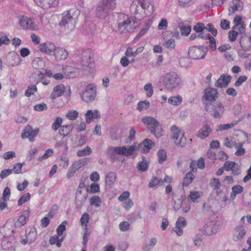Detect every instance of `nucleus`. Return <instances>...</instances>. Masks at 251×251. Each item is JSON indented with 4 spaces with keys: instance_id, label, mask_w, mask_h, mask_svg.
Returning <instances> with one entry per match:
<instances>
[{
    "instance_id": "nucleus-47",
    "label": "nucleus",
    "mask_w": 251,
    "mask_h": 251,
    "mask_svg": "<svg viewBox=\"0 0 251 251\" xmlns=\"http://www.w3.org/2000/svg\"><path fill=\"white\" fill-rule=\"evenodd\" d=\"M158 162L162 164L167 159L166 152L164 150H160L157 152Z\"/></svg>"
},
{
    "instance_id": "nucleus-33",
    "label": "nucleus",
    "mask_w": 251,
    "mask_h": 251,
    "mask_svg": "<svg viewBox=\"0 0 251 251\" xmlns=\"http://www.w3.org/2000/svg\"><path fill=\"white\" fill-rule=\"evenodd\" d=\"M237 124V122H233L230 124L219 125L217 126L216 131H219L231 128L236 125Z\"/></svg>"
},
{
    "instance_id": "nucleus-59",
    "label": "nucleus",
    "mask_w": 251,
    "mask_h": 251,
    "mask_svg": "<svg viewBox=\"0 0 251 251\" xmlns=\"http://www.w3.org/2000/svg\"><path fill=\"white\" fill-rule=\"evenodd\" d=\"M207 38L209 42V47L212 50H215L216 49V40L212 37L207 34Z\"/></svg>"
},
{
    "instance_id": "nucleus-38",
    "label": "nucleus",
    "mask_w": 251,
    "mask_h": 251,
    "mask_svg": "<svg viewBox=\"0 0 251 251\" xmlns=\"http://www.w3.org/2000/svg\"><path fill=\"white\" fill-rule=\"evenodd\" d=\"M150 105V103L148 100L140 101L137 103V109L139 111L147 109Z\"/></svg>"
},
{
    "instance_id": "nucleus-16",
    "label": "nucleus",
    "mask_w": 251,
    "mask_h": 251,
    "mask_svg": "<svg viewBox=\"0 0 251 251\" xmlns=\"http://www.w3.org/2000/svg\"><path fill=\"white\" fill-rule=\"evenodd\" d=\"M39 131V128L32 130L31 126H27L24 129L22 134V138L23 139L28 138L29 140L32 142L34 140V137L38 134Z\"/></svg>"
},
{
    "instance_id": "nucleus-32",
    "label": "nucleus",
    "mask_w": 251,
    "mask_h": 251,
    "mask_svg": "<svg viewBox=\"0 0 251 251\" xmlns=\"http://www.w3.org/2000/svg\"><path fill=\"white\" fill-rule=\"evenodd\" d=\"M90 217L87 213H84L82 214L80 222L82 226L83 227L84 230L88 229L87 225L89 222Z\"/></svg>"
},
{
    "instance_id": "nucleus-39",
    "label": "nucleus",
    "mask_w": 251,
    "mask_h": 251,
    "mask_svg": "<svg viewBox=\"0 0 251 251\" xmlns=\"http://www.w3.org/2000/svg\"><path fill=\"white\" fill-rule=\"evenodd\" d=\"M32 66L36 69H41L44 66V62L42 58H36L32 62Z\"/></svg>"
},
{
    "instance_id": "nucleus-40",
    "label": "nucleus",
    "mask_w": 251,
    "mask_h": 251,
    "mask_svg": "<svg viewBox=\"0 0 251 251\" xmlns=\"http://www.w3.org/2000/svg\"><path fill=\"white\" fill-rule=\"evenodd\" d=\"M149 165L147 161L145 159V157L142 158V161L138 163L137 168L139 171L145 172L148 169Z\"/></svg>"
},
{
    "instance_id": "nucleus-60",
    "label": "nucleus",
    "mask_w": 251,
    "mask_h": 251,
    "mask_svg": "<svg viewBox=\"0 0 251 251\" xmlns=\"http://www.w3.org/2000/svg\"><path fill=\"white\" fill-rule=\"evenodd\" d=\"M237 31L232 28V30L228 32V39L230 42H234L236 40L238 36Z\"/></svg>"
},
{
    "instance_id": "nucleus-5",
    "label": "nucleus",
    "mask_w": 251,
    "mask_h": 251,
    "mask_svg": "<svg viewBox=\"0 0 251 251\" xmlns=\"http://www.w3.org/2000/svg\"><path fill=\"white\" fill-rule=\"evenodd\" d=\"M180 78L175 72H170L165 74L163 84L168 89L172 90L176 88L179 84Z\"/></svg>"
},
{
    "instance_id": "nucleus-15",
    "label": "nucleus",
    "mask_w": 251,
    "mask_h": 251,
    "mask_svg": "<svg viewBox=\"0 0 251 251\" xmlns=\"http://www.w3.org/2000/svg\"><path fill=\"white\" fill-rule=\"evenodd\" d=\"M218 96L217 90L214 88H206L204 91V95L202 97L203 100L211 102L215 101Z\"/></svg>"
},
{
    "instance_id": "nucleus-34",
    "label": "nucleus",
    "mask_w": 251,
    "mask_h": 251,
    "mask_svg": "<svg viewBox=\"0 0 251 251\" xmlns=\"http://www.w3.org/2000/svg\"><path fill=\"white\" fill-rule=\"evenodd\" d=\"M182 101V98L180 96L171 97L168 99V103L173 105H178L180 104Z\"/></svg>"
},
{
    "instance_id": "nucleus-35",
    "label": "nucleus",
    "mask_w": 251,
    "mask_h": 251,
    "mask_svg": "<svg viewBox=\"0 0 251 251\" xmlns=\"http://www.w3.org/2000/svg\"><path fill=\"white\" fill-rule=\"evenodd\" d=\"M163 180L162 178H159L157 177H153L149 183V187L153 188L157 186L162 185Z\"/></svg>"
},
{
    "instance_id": "nucleus-26",
    "label": "nucleus",
    "mask_w": 251,
    "mask_h": 251,
    "mask_svg": "<svg viewBox=\"0 0 251 251\" xmlns=\"http://www.w3.org/2000/svg\"><path fill=\"white\" fill-rule=\"evenodd\" d=\"M100 112L98 110H88L85 114L86 122L88 124L91 123L94 120L100 119Z\"/></svg>"
},
{
    "instance_id": "nucleus-6",
    "label": "nucleus",
    "mask_w": 251,
    "mask_h": 251,
    "mask_svg": "<svg viewBox=\"0 0 251 251\" xmlns=\"http://www.w3.org/2000/svg\"><path fill=\"white\" fill-rule=\"evenodd\" d=\"M96 95V86L93 83H90L86 86L85 90L81 95V97L83 101L89 102L94 100Z\"/></svg>"
},
{
    "instance_id": "nucleus-10",
    "label": "nucleus",
    "mask_w": 251,
    "mask_h": 251,
    "mask_svg": "<svg viewBox=\"0 0 251 251\" xmlns=\"http://www.w3.org/2000/svg\"><path fill=\"white\" fill-rule=\"evenodd\" d=\"M93 55V53L90 50H86L83 51L81 55V64L84 67H93L94 63Z\"/></svg>"
},
{
    "instance_id": "nucleus-37",
    "label": "nucleus",
    "mask_w": 251,
    "mask_h": 251,
    "mask_svg": "<svg viewBox=\"0 0 251 251\" xmlns=\"http://www.w3.org/2000/svg\"><path fill=\"white\" fill-rule=\"evenodd\" d=\"M195 177L194 175L191 172H188L186 175L185 177H184L182 185L184 186H188L193 181Z\"/></svg>"
},
{
    "instance_id": "nucleus-64",
    "label": "nucleus",
    "mask_w": 251,
    "mask_h": 251,
    "mask_svg": "<svg viewBox=\"0 0 251 251\" xmlns=\"http://www.w3.org/2000/svg\"><path fill=\"white\" fill-rule=\"evenodd\" d=\"M220 26L222 29L227 30L230 27V22L226 19H222L221 20Z\"/></svg>"
},
{
    "instance_id": "nucleus-29",
    "label": "nucleus",
    "mask_w": 251,
    "mask_h": 251,
    "mask_svg": "<svg viewBox=\"0 0 251 251\" xmlns=\"http://www.w3.org/2000/svg\"><path fill=\"white\" fill-rule=\"evenodd\" d=\"M245 234L246 231L243 226H237L235 228L234 234L233 236V239L234 241H239L243 238Z\"/></svg>"
},
{
    "instance_id": "nucleus-25",
    "label": "nucleus",
    "mask_w": 251,
    "mask_h": 251,
    "mask_svg": "<svg viewBox=\"0 0 251 251\" xmlns=\"http://www.w3.org/2000/svg\"><path fill=\"white\" fill-rule=\"evenodd\" d=\"M224 112V108L222 103H218L213 105V112L211 116L215 118L220 119L222 117Z\"/></svg>"
},
{
    "instance_id": "nucleus-58",
    "label": "nucleus",
    "mask_w": 251,
    "mask_h": 251,
    "mask_svg": "<svg viewBox=\"0 0 251 251\" xmlns=\"http://www.w3.org/2000/svg\"><path fill=\"white\" fill-rule=\"evenodd\" d=\"M119 226L121 231L125 232L129 230L130 224L127 221H124L119 224Z\"/></svg>"
},
{
    "instance_id": "nucleus-1",
    "label": "nucleus",
    "mask_w": 251,
    "mask_h": 251,
    "mask_svg": "<svg viewBox=\"0 0 251 251\" xmlns=\"http://www.w3.org/2000/svg\"><path fill=\"white\" fill-rule=\"evenodd\" d=\"M115 21L116 31L120 33L130 32L139 25V22L132 17H129L123 13H116L113 15Z\"/></svg>"
},
{
    "instance_id": "nucleus-23",
    "label": "nucleus",
    "mask_w": 251,
    "mask_h": 251,
    "mask_svg": "<svg viewBox=\"0 0 251 251\" xmlns=\"http://www.w3.org/2000/svg\"><path fill=\"white\" fill-rule=\"evenodd\" d=\"M30 214L29 208L23 211L21 215L19 217L15 225L17 227H22L27 222Z\"/></svg>"
},
{
    "instance_id": "nucleus-56",
    "label": "nucleus",
    "mask_w": 251,
    "mask_h": 251,
    "mask_svg": "<svg viewBox=\"0 0 251 251\" xmlns=\"http://www.w3.org/2000/svg\"><path fill=\"white\" fill-rule=\"evenodd\" d=\"M67 225V222H63L57 228L56 232L58 236H61L63 232L66 230V225Z\"/></svg>"
},
{
    "instance_id": "nucleus-41",
    "label": "nucleus",
    "mask_w": 251,
    "mask_h": 251,
    "mask_svg": "<svg viewBox=\"0 0 251 251\" xmlns=\"http://www.w3.org/2000/svg\"><path fill=\"white\" fill-rule=\"evenodd\" d=\"M209 185L214 190H217L220 189L221 184L219 179L213 178L210 183Z\"/></svg>"
},
{
    "instance_id": "nucleus-8",
    "label": "nucleus",
    "mask_w": 251,
    "mask_h": 251,
    "mask_svg": "<svg viewBox=\"0 0 251 251\" xmlns=\"http://www.w3.org/2000/svg\"><path fill=\"white\" fill-rule=\"evenodd\" d=\"M207 53V49L203 47H192L189 49L188 54L193 59H201L204 58Z\"/></svg>"
},
{
    "instance_id": "nucleus-53",
    "label": "nucleus",
    "mask_w": 251,
    "mask_h": 251,
    "mask_svg": "<svg viewBox=\"0 0 251 251\" xmlns=\"http://www.w3.org/2000/svg\"><path fill=\"white\" fill-rule=\"evenodd\" d=\"M90 203L92 205H95L96 207L100 206L101 203V200L100 198L98 196H93L90 200Z\"/></svg>"
},
{
    "instance_id": "nucleus-13",
    "label": "nucleus",
    "mask_w": 251,
    "mask_h": 251,
    "mask_svg": "<svg viewBox=\"0 0 251 251\" xmlns=\"http://www.w3.org/2000/svg\"><path fill=\"white\" fill-rule=\"evenodd\" d=\"M143 10L146 14V17L151 15L154 11V5L152 4L150 0H137Z\"/></svg>"
},
{
    "instance_id": "nucleus-30",
    "label": "nucleus",
    "mask_w": 251,
    "mask_h": 251,
    "mask_svg": "<svg viewBox=\"0 0 251 251\" xmlns=\"http://www.w3.org/2000/svg\"><path fill=\"white\" fill-rule=\"evenodd\" d=\"M240 45L241 48L244 50H249L251 47V38L246 35L241 36Z\"/></svg>"
},
{
    "instance_id": "nucleus-14",
    "label": "nucleus",
    "mask_w": 251,
    "mask_h": 251,
    "mask_svg": "<svg viewBox=\"0 0 251 251\" xmlns=\"http://www.w3.org/2000/svg\"><path fill=\"white\" fill-rule=\"evenodd\" d=\"M136 146H133V144L127 148L125 146L117 147L114 148V151L118 154L128 156L133 154L136 149Z\"/></svg>"
},
{
    "instance_id": "nucleus-22",
    "label": "nucleus",
    "mask_w": 251,
    "mask_h": 251,
    "mask_svg": "<svg viewBox=\"0 0 251 251\" xmlns=\"http://www.w3.org/2000/svg\"><path fill=\"white\" fill-rule=\"evenodd\" d=\"M52 53L57 61L65 60L68 56L67 51L65 49L60 47L57 48L56 47Z\"/></svg>"
},
{
    "instance_id": "nucleus-24",
    "label": "nucleus",
    "mask_w": 251,
    "mask_h": 251,
    "mask_svg": "<svg viewBox=\"0 0 251 251\" xmlns=\"http://www.w3.org/2000/svg\"><path fill=\"white\" fill-rule=\"evenodd\" d=\"M219 228V225L215 221H211L206 224L204 227V231L206 235L215 234Z\"/></svg>"
},
{
    "instance_id": "nucleus-36",
    "label": "nucleus",
    "mask_w": 251,
    "mask_h": 251,
    "mask_svg": "<svg viewBox=\"0 0 251 251\" xmlns=\"http://www.w3.org/2000/svg\"><path fill=\"white\" fill-rule=\"evenodd\" d=\"M232 191L230 197L231 199H234L237 195L241 194L243 191V187L239 185H236L232 187Z\"/></svg>"
},
{
    "instance_id": "nucleus-55",
    "label": "nucleus",
    "mask_w": 251,
    "mask_h": 251,
    "mask_svg": "<svg viewBox=\"0 0 251 251\" xmlns=\"http://www.w3.org/2000/svg\"><path fill=\"white\" fill-rule=\"evenodd\" d=\"M201 195L202 193L201 192H191L189 195V198L193 202H194L197 199L200 198L201 196Z\"/></svg>"
},
{
    "instance_id": "nucleus-43",
    "label": "nucleus",
    "mask_w": 251,
    "mask_h": 251,
    "mask_svg": "<svg viewBox=\"0 0 251 251\" xmlns=\"http://www.w3.org/2000/svg\"><path fill=\"white\" fill-rule=\"evenodd\" d=\"M63 122V120L60 117H57L54 123L51 126V128L54 131H56L57 130H59Z\"/></svg>"
},
{
    "instance_id": "nucleus-63",
    "label": "nucleus",
    "mask_w": 251,
    "mask_h": 251,
    "mask_svg": "<svg viewBox=\"0 0 251 251\" xmlns=\"http://www.w3.org/2000/svg\"><path fill=\"white\" fill-rule=\"evenodd\" d=\"M168 26V22L166 19H162L158 25V28L159 30L166 29Z\"/></svg>"
},
{
    "instance_id": "nucleus-7",
    "label": "nucleus",
    "mask_w": 251,
    "mask_h": 251,
    "mask_svg": "<svg viewBox=\"0 0 251 251\" xmlns=\"http://www.w3.org/2000/svg\"><path fill=\"white\" fill-rule=\"evenodd\" d=\"M110 9V0H101L96 9V15L100 19H104L108 15Z\"/></svg>"
},
{
    "instance_id": "nucleus-61",
    "label": "nucleus",
    "mask_w": 251,
    "mask_h": 251,
    "mask_svg": "<svg viewBox=\"0 0 251 251\" xmlns=\"http://www.w3.org/2000/svg\"><path fill=\"white\" fill-rule=\"evenodd\" d=\"M236 165V163L232 161H226L224 163V168L226 171L231 170Z\"/></svg>"
},
{
    "instance_id": "nucleus-12",
    "label": "nucleus",
    "mask_w": 251,
    "mask_h": 251,
    "mask_svg": "<svg viewBox=\"0 0 251 251\" xmlns=\"http://www.w3.org/2000/svg\"><path fill=\"white\" fill-rule=\"evenodd\" d=\"M130 12L135 18V21H140L146 17V14L144 13L140 5L137 1H133L130 6Z\"/></svg>"
},
{
    "instance_id": "nucleus-27",
    "label": "nucleus",
    "mask_w": 251,
    "mask_h": 251,
    "mask_svg": "<svg viewBox=\"0 0 251 251\" xmlns=\"http://www.w3.org/2000/svg\"><path fill=\"white\" fill-rule=\"evenodd\" d=\"M65 86L63 84L56 85L54 87L53 91L50 94V99L54 100L58 97H60L65 92Z\"/></svg>"
},
{
    "instance_id": "nucleus-45",
    "label": "nucleus",
    "mask_w": 251,
    "mask_h": 251,
    "mask_svg": "<svg viewBox=\"0 0 251 251\" xmlns=\"http://www.w3.org/2000/svg\"><path fill=\"white\" fill-rule=\"evenodd\" d=\"M144 90L147 97H151L153 93V87L151 83L146 84L144 87Z\"/></svg>"
},
{
    "instance_id": "nucleus-48",
    "label": "nucleus",
    "mask_w": 251,
    "mask_h": 251,
    "mask_svg": "<svg viewBox=\"0 0 251 251\" xmlns=\"http://www.w3.org/2000/svg\"><path fill=\"white\" fill-rule=\"evenodd\" d=\"M92 153L91 149L87 146L83 150H79L77 151V155L79 157L90 155Z\"/></svg>"
},
{
    "instance_id": "nucleus-31",
    "label": "nucleus",
    "mask_w": 251,
    "mask_h": 251,
    "mask_svg": "<svg viewBox=\"0 0 251 251\" xmlns=\"http://www.w3.org/2000/svg\"><path fill=\"white\" fill-rule=\"evenodd\" d=\"M72 130V125L62 126L59 129V134L63 136H67L71 133Z\"/></svg>"
},
{
    "instance_id": "nucleus-11",
    "label": "nucleus",
    "mask_w": 251,
    "mask_h": 251,
    "mask_svg": "<svg viewBox=\"0 0 251 251\" xmlns=\"http://www.w3.org/2000/svg\"><path fill=\"white\" fill-rule=\"evenodd\" d=\"M19 24L21 27L24 29L36 30L38 29L37 25L34 20L27 17H23L19 21Z\"/></svg>"
},
{
    "instance_id": "nucleus-44",
    "label": "nucleus",
    "mask_w": 251,
    "mask_h": 251,
    "mask_svg": "<svg viewBox=\"0 0 251 251\" xmlns=\"http://www.w3.org/2000/svg\"><path fill=\"white\" fill-rule=\"evenodd\" d=\"M78 116V113L77 111L72 110L69 111L66 115V117L70 120H75Z\"/></svg>"
},
{
    "instance_id": "nucleus-51",
    "label": "nucleus",
    "mask_w": 251,
    "mask_h": 251,
    "mask_svg": "<svg viewBox=\"0 0 251 251\" xmlns=\"http://www.w3.org/2000/svg\"><path fill=\"white\" fill-rule=\"evenodd\" d=\"M37 91V88L36 86L32 85L29 86L25 92V96L29 97L30 96L33 95Z\"/></svg>"
},
{
    "instance_id": "nucleus-42",
    "label": "nucleus",
    "mask_w": 251,
    "mask_h": 251,
    "mask_svg": "<svg viewBox=\"0 0 251 251\" xmlns=\"http://www.w3.org/2000/svg\"><path fill=\"white\" fill-rule=\"evenodd\" d=\"M100 186L96 183L91 184L89 188H87L86 191L89 193L95 194L100 192Z\"/></svg>"
},
{
    "instance_id": "nucleus-3",
    "label": "nucleus",
    "mask_w": 251,
    "mask_h": 251,
    "mask_svg": "<svg viewBox=\"0 0 251 251\" xmlns=\"http://www.w3.org/2000/svg\"><path fill=\"white\" fill-rule=\"evenodd\" d=\"M142 122L149 126L148 129L156 138H158L162 136V129L155 119L148 117L143 119Z\"/></svg>"
},
{
    "instance_id": "nucleus-9",
    "label": "nucleus",
    "mask_w": 251,
    "mask_h": 251,
    "mask_svg": "<svg viewBox=\"0 0 251 251\" xmlns=\"http://www.w3.org/2000/svg\"><path fill=\"white\" fill-rule=\"evenodd\" d=\"M154 143L151 139H145L142 143L135 142L133 146H135V151H140L142 153H147L154 146Z\"/></svg>"
},
{
    "instance_id": "nucleus-2",
    "label": "nucleus",
    "mask_w": 251,
    "mask_h": 251,
    "mask_svg": "<svg viewBox=\"0 0 251 251\" xmlns=\"http://www.w3.org/2000/svg\"><path fill=\"white\" fill-rule=\"evenodd\" d=\"M80 11L75 9H70L63 13L62 18L59 23V26L67 27L71 29L75 26V19L79 14Z\"/></svg>"
},
{
    "instance_id": "nucleus-20",
    "label": "nucleus",
    "mask_w": 251,
    "mask_h": 251,
    "mask_svg": "<svg viewBox=\"0 0 251 251\" xmlns=\"http://www.w3.org/2000/svg\"><path fill=\"white\" fill-rule=\"evenodd\" d=\"M231 79L229 75H222L215 82V86L219 88L226 87Z\"/></svg>"
},
{
    "instance_id": "nucleus-17",
    "label": "nucleus",
    "mask_w": 251,
    "mask_h": 251,
    "mask_svg": "<svg viewBox=\"0 0 251 251\" xmlns=\"http://www.w3.org/2000/svg\"><path fill=\"white\" fill-rule=\"evenodd\" d=\"M35 3L43 9H47L56 7L59 3L58 0H37Z\"/></svg>"
},
{
    "instance_id": "nucleus-57",
    "label": "nucleus",
    "mask_w": 251,
    "mask_h": 251,
    "mask_svg": "<svg viewBox=\"0 0 251 251\" xmlns=\"http://www.w3.org/2000/svg\"><path fill=\"white\" fill-rule=\"evenodd\" d=\"M204 29H205V25L201 23H197L193 27V30L197 33H201Z\"/></svg>"
},
{
    "instance_id": "nucleus-19",
    "label": "nucleus",
    "mask_w": 251,
    "mask_h": 251,
    "mask_svg": "<svg viewBox=\"0 0 251 251\" xmlns=\"http://www.w3.org/2000/svg\"><path fill=\"white\" fill-rule=\"evenodd\" d=\"M56 46L51 42H47L41 44L39 46V50L47 54H52L55 49Z\"/></svg>"
},
{
    "instance_id": "nucleus-50",
    "label": "nucleus",
    "mask_w": 251,
    "mask_h": 251,
    "mask_svg": "<svg viewBox=\"0 0 251 251\" xmlns=\"http://www.w3.org/2000/svg\"><path fill=\"white\" fill-rule=\"evenodd\" d=\"M30 198V194L29 193H26L22 196L18 201V204L19 206L22 205L23 203L27 201Z\"/></svg>"
},
{
    "instance_id": "nucleus-28",
    "label": "nucleus",
    "mask_w": 251,
    "mask_h": 251,
    "mask_svg": "<svg viewBox=\"0 0 251 251\" xmlns=\"http://www.w3.org/2000/svg\"><path fill=\"white\" fill-rule=\"evenodd\" d=\"M244 3L241 0L233 1L232 5L228 8L229 15L233 14L236 11H241L243 9Z\"/></svg>"
},
{
    "instance_id": "nucleus-21",
    "label": "nucleus",
    "mask_w": 251,
    "mask_h": 251,
    "mask_svg": "<svg viewBox=\"0 0 251 251\" xmlns=\"http://www.w3.org/2000/svg\"><path fill=\"white\" fill-rule=\"evenodd\" d=\"M212 129L210 126L206 124L203 126L196 133V136L201 139H204L207 138L211 133Z\"/></svg>"
},
{
    "instance_id": "nucleus-62",
    "label": "nucleus",
    "mask_w": 251,
    "mask_h": 251,
    "mask_svg": "<svg viewBox=\"0 0 251 251\" xmlns=\"http://www.w3.org/2000/svg\"><path fill=\"white\" fill-rule=\"evenodd\" d=\"M176 226L182 228L185 227L186 222L184 218L183 217H179L176 223Z\"/></svg>"
},
{
    "instance_id": "nucleus-52",
    "label": "nucleus",
    "mask_w": 251,
    "mask_h": 251,
    "mask_svg": "<svg viewBox=\"0 0 251 251\" xmlns=\"http://www.w3.org/2000/svg\"><path fill=\"white\" fill-rule=\"evenodd\" d=\"M163 46L167 49H173L175 47V41L174 39H170L164 41Z\"/></svg>"
},
{
    "instance_id": "nucleus-46",
    "label": "nucleus",
    "mask_w": 251,
    "mask_h": 251,
    "mask_svg": "<svg viewBox=\"0 0 251 251\" xmlns=\"http://www.w3.org/2000/svg\"><path fill=\"white\" fill-rule=\"evenodd\" d=\"M181 34L183 36H188L191 31V27L190 26H185L183 25H179Z\"/></svg>"
},
{
    "instance_id": "nucleus-18",
    "label": "nucleus",
    "mask_w": 251,
    "mask_h": 251,
    "mask_svg": "<svg viewBox=\"0 0 251 251\" xmlns=\"http://www.w3.org/2000/svg\"><path fill=\"white\" fill-rule=\"evenodd\" d=\"M62 73L66 78H74L77 76L79 74L78 69L70 66H66L62 68Z\"/></svg>"
},
{
    "instance_id": "nucleus-49",
    "label": "nucleus",
    "mask_w": 251,
    "mask_h": 251,
    "mask_svg": "<svg viewBox=\"0 0 251 251\" xmlns=\"http://www.w3.org/2000/svg\"><path fill=\"white\" fill-rule=\"evenodd\" d=\"M245 27H246V24L245 22H242V25H239V26L233 28V26L232 27V29H234L236 31H237L238 34L239 35H241V36H243L246 35V32H245Z\"/></svg>"
},
{
    "instance_id": "nucleus-54",
    "label": "nucleus",
    "mask_w": 251,
    "mask_h": 251,
    "mask_svg": "<svg viewBox=\"0 0 251 251\" xmlns=\"http://www.w3.org/2000/svg\"><path fill=\"white\" fill-rule=\"evenodd\" d=\"M205 29L210 32L214 36H216L218 34L217 30L212 24H208L206 26H205Z\"/></svg>"
},
{
    "instance_id": "nucleus-4",
    "label": "nucleus",
    "mask_w": 251,
    "mask_h": 251,
    "mask_svg": "<svg viewBox=\"0 0 251 251\" xmlns=\"http://www.w3.org/2000/svg\"><path fill=\"white\" fill-rule=\"evenodd\" d=\"M171 131L172 138L176 146L183 147L186 145L187 138L184 136V133H182L178 127L173 125L171 127Z\"/></svg>"
}]
</instances>
